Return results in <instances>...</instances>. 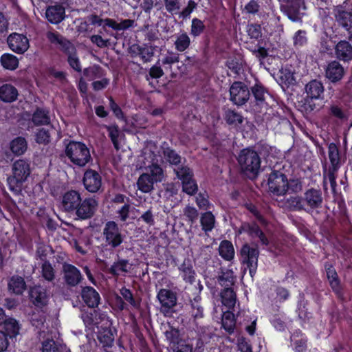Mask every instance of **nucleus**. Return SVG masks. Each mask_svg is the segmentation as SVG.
<instances>
[{"label":"nucleus","mask_w":352,"mask_h":352,"mask_svg":"<svg viewBox=\"0 0 352 352\" xmlns=\"http://www.w3.org/2000/svg\"><path fill=\"white\" fill-rule=\"evenodd\" d=\"M160 162L164 160L159 154L158 149L155 144H149L143 150L142 154L138 156L137 167L145 168L148 172L150 177L156 183L161 182L164 177V171Z\"/></svg>","instance_id":"f257e3e1"},{"label":"nucleus","mask_w":352,"mask_h":352,"mask_svg":"<svg viewBox=\"0 0 352 352\" xmlns=\"http://www.w3.org/2000/svg\"><path fill=\"white\" fill-rule=\"evenodd\" d=\"M66 156L78 166H85L91 160L89 148L80 142L71 141L65 148Z\"/></svg>","instance_id":"f03ea898"},{"label":"nucleus","mask_w":352,"mask_h":352,"mask_svg":"<svg viewBox=\"0 0 352 352\" xmlns=\"http://www.w3.org/2000/svg\"><path fill=\"white\" fill-rule=\"evenodd\" d=\"M239 164L243 172L250 178H254L258 173L261 160L256 152L250 149H243L238 157Z\"/></svg>","instance_id":"7ed1b4c3"},{"label":"nucleus","mask_w":352,"mask_h":352,"mask_svg":"<svg viewBox=\"0 0 352 352\" xmlns=\"http://www.w3.org/2000/svg\"><path fill=\"white\" fill-rule=\"evenodd\" d=\"M12 170V177L8 179L10 187L12 184H21L25 182L31 173L30 163L22 159L14 162Z\"/></svg>","instance_id":"20e7f679"},{"label":"nucleus","mask_w":352,"mask_h":352,"mask_svg":"<svg viewBox=\"0 0 352 352\" xmlns=\"http://www.w3.org/2000/svg\"><path fill=\"white\" fill-rule=\"evenodd\" d=\"M322 201V194L320 190L310 189L305 192L303 198L296 199V208L310 210L318 208Z\"/></svg>","instance_id":"39448f33"},{"label":"nucleus","mask_w":352,"mask_h":352,"mask_svg":"<svg viewBox=\"0 0 352 352\" xmlns=\"http://www.w3.org/2000/svg\"><path fill=\"white\" fill-rule=\"evenodd\" d=\"M269 189L275 195H284L289 190L287 177L278 172H272L268 179Z\"/></svg>","instance_id":"423d86ee"},{"label":"nucleus","mask_w":352,"mask_h":352,"mask_svg":"<svg viewBox=\"0 0 352 352\" xmlns=\"http://www.w3.org/2000/svg\"><path fill=\"white\" fill-rule=\"evenodd\" d=\"M175 171L177 177L182 181L183 191L189 195L195 194L198 190V186L192 179V173L190 169L182 167Z\"/></svg>","instance_id":"0eeeda50"},{"label":"nucleus","mask_w":352,"mask_h":352,"mask_svg":"<svg viewBox=\"0 0 352 352\" xmlns=\"http://www.w3.org/2000/svg\"><path fill=\"white\" fill-rule=\"evenodd\" d=\"M258 253L256 248H252L248 244L244 245L241 250L242 262L247 265L252 276L257 268Z\"/></svg>","instance_id":"6e6552de"},{"label":"nucleus","mask_w":352,"mask_h":352,"mask_svg":"<svg viewBox=\"0 0 352 352\" xmlns=\"http://www.w3.org/2000/svg\"><path fill=\"white\" fill-rule=\"evenodd\" d=\"M103 234L106 242L113 248L119 246L123 241L118 225L114 221H108L104 228Z\"/></svg>","instance_id":"1a4fd4ad"},{"label":"nucleus","mask_w":352,"mask_h":352,"mask_svg":"<svg viewBox=\"0 0 352 352\" xmlns=\"http://www.w3.org/2000/svg\"><path fill=\"white\" fill-rule=\"evenodd\" d=\"M230 100L236 105H242L248 100L250 91L241 82H234L230 89Z\"/></svg>","instance_id":"9d476101"},{"label":"nucleus","mask_w":352,"mask_h":352,"mask_svg":"<svg viewBox=\"0 0 352 352\" xmlns=\"http://www.w3.org/2000/svg\"><path fill=\"white\" fill-rule=\"evenodd\" d=\"M10 49L19 54L25 53L30 47L29 40L21 34L12 33L7 39Z\"/></svg>","instance_id":"9b49d317"},{"label":"nucleus","mask_w":352,"mask_h":352,"mask_svg":"<svg viewBox=\"0 0 352 352\" xmlns=\"http://www.w3.org/2000/svg\"><path fill=\"white\" fill-rule=\"evenodd\" d=\"M157 298L161 305V311L164 314L168 313L177 304L176 294L170 289H160Z\"/></svg>","instance_id":"f8f14e48"},{"label":"nucleus","mask_w":352,"mask_h":352,"mask_svg":"<svg viewBox=\"0 0 352 352\" xmlns=\"http://www.w3.org/2000/svg\"><path fill=\"white\" fill-rule=\"evenodd\" d=\"M82 182L87 190L96 192L102 186V178L97 171L89 169L84 173Z\"/></svg>","instance_id":"ddd939ff"},{"label":"nucleus","mask_w":352,"mask_h":352,"mask_svg":"<svg viewBox=\"0 0 352 352\" xmlns=\"http://www.w3.org/2000/svg\"><path fill=\"white\" fill-rule=\"evenodd\" d=\"M81 201L80 193L76 190L66 192L62 197L61 207L67 212L74 211Z\"/></svg>","instance_id":"4468645a"},{"label":"nucleus","mask_w":352,"mask_h":352,"mask_svg":"<svg viewBox=\"0 0 352 352\" xmlns=\"http://www.w3.org/2000/svg\"><path fill=\"white\" fill-rule=\"evenodd\" d=\"M97 207V201L94 199L87 198L80 201L79 206L75 208L76 215L82 219L91 217Z\"/></svg>","instance_id":"2eb2a0df"},{"label":"nucleus","mask_w":352,"mask_h":352,"mask_svg":"<svg viewBox=\"0 0 352 352\" xmlns=\"http://www.w3.org/2000/svg\"><path fill=\"white\" fill-rule=\"evenodd\" d=\"M63 272L65 280L69 285L75 286L81 280L80 272L72 265L64 264Z\"/></svg>","instance_id":"dca6fc26"},{"label":"nucleus","mask_w":352,"mask_h":352,"mask_svg":"<svg viewBox=\"0 0 352 352\" xmlns=\"http://www.w3.org/2000/svg\"><path fill=\"white\" fill-rule=\"evenodd\" d=\"M47 37L51 43L58 44L60 50L68 55L76 52L74 45L59 34L49 32L47 34Z\"/></svg>","instance_id":"f3484780"},{"label":"nucleus","mask_w":352,"mask_h":352,"mask_svg":"<svg viewBox=\"0 0 352 352\" xmlns=\"http://www.w3.org/2000/svg\"><path fill=\"white\" fill-rule=\"evenodd\" d=\"M344 74L343 67L336 60L329 63L325 70L326 77L333 82L341 80Z\"/></svg>","instance_id":"a211bd4d"},{"label":"nucleus","mask_w":352,"mask_h":352,"mask_svg":"<svg viewBox=\"0 0 352 352\" xmlns=\"http://www.w3.org/2000/svg\"><path fill=\"white\" fill-rule=\"evenodd\" d=\"M45 16L50 22H61L66 17L65 8L60 4L49 6L46 10Z\"/></svg>","instance_id":"6ab92c4d"},{"label":"nucleus","mask_w":352,"mask_h":352,"mask_svg":"<svg viewBox=\"0 0 352 352\" xmlns=\"http://www.w3.org/2000/svg\"><path fill=\"white\" fill-rule=\"evenodd\" d=\"M30 298L36 307H43L48 301L46 290L41 286H35L30 289Z\"/></svg>","instance_id":"aec40b11"},{"label":"nucleus","mask_w":352,"mask_h":352,"mask_svg":"<svg viewBox=\"0 0 352 352\" xmlns=\"http://www.w3.org/2000/svg\"><path fill=\"white\" fill-rule=\"evenodd\" d=\"M179 275L182 279L190 284L195 280L196 273L190 259H185L179 267Z\"/></svg>","instance_id":"412c9836"},{"label":"nucleus","mask_w":352,"mask_h":352,"mask_svg":"<svg viewBox=\"0 0 352 352\" xmlns=\"http://www.w3.org/2000/svg\"><path fill=\"white\" fill-rule=\"evenodd\" d=\"M336 57L343 61L352 59V45L346 41H340L335 47Z\"/></svg>","instance_id":"4be33fe9"},{"label":"nucleus","mask_w":352,"mask_h":352,"mask_svg":"<svg viewBox=\"0 0 352 352\" xmlns=\"http://www.w3.org/2000/svg\"><path fill=\"white\" fill-rule=\"evenodd\" d=\"M305 91L309 98L320 99L324 92V87L321 82L313 80L305 86Z\"/></svg>","instance_id":"5701e85b"},{"label":"nucleus","mask_w":352,"mask_h":352,"mask_svg":"<svg viewBox=\"0 0 352 352\" xmlns=\"http://www.w3.org/2000/svg\"><path fill=\"white\" fill-rule=\"evenodd\" d=\"M82 298L89 307H97L100 300L99 294L91 287H85L82 289Z\"/></svg>","instance_id":"b1692460"},{"label":"nucleus","mask_w":352,"mask_h":352,"mask_svg":"<svg viewBox=\"0 0 352 352\" xmlns=\"http://www.w3.org/2000/svg\"><path fill=\"white\" fill-rule=\"evenodd\" d=\"M283 1L285 3V6L290 9L288 14L289 19L294 21L300 20V14H296L294 12L296 9H305V0H283Z\"/></svg>","instance_id":"393cba45"},{"label":"nucleus","mask_w":352,"mask_h":352,"mask_svg":"<svg viewBox=\"0 0 352 352\" xmlns=\"http://www.w3.org/2000/svg\"><path fill=\"white\" fill-rule=\"evenodd\" d=\"M18 97L17 89L12 85L5 84L0 87V100L5 102L15 101Z\"/></svg>","instance_id":"a878e982"},{"label":"nucleus","mask_w":352,"mask_h":352,"mask_svg":"<svg viewBox=\"0 0 352 352\" xmlns=\"http://www.w3.org/2000/svg\"><path fill=\"white\" fill-rule=\"evenodd\" d=\"M131 268L132 265L127 260L120 259L113 263L109 272L114 276H120L130 272Z\"/></svg>","instance_id":"bb28decb"},{"label":"nucleus","mask_w":352,"mask_h":352,"mask_svg":"<svg viewBox=\"0 0 352 352\" xmlns=\"http://www.w3.org/2000/svg\"><path fill=\"white\" fill-rule=\"evenodd\" d=\"M156 183L150 177L148 172H145L140 175L138 181V188L144 193L150 192L153 189V185Z\"/></svg>","instance_id":"cd10ccee"},{"label":"nucleus","mask_w":352,"mask_h":352,"mask_svg":"<svg viewBox=\"0 0 352 352\" xmlns=\"http://www.w3.org/2000/svg\"><path fill=\"white\" fill-rule=\"evenodd\" d=\"M81 318L86 327L92 328L97 326L102 319V315L96 310L85 311L81 314Z\"/></svg>","instance_id":"c85d7f7f"},{"label":"nucleus","mask_w":352,"mask_h":352,"mask_svg":"<svg viewBox=\"0 0 352 352\" xmlns=\"http://www.w3.org/2000/svg\"><path fill=\"white\" fill-rule=\"evenodd\" d=\"M109 136L116 150L120 148L121 142L124 138V134L119 130L118 127L116 125L106 126Z\"/></svg>","instance_id":"c756f323"},{"label":"nucleus","mask_w":352,"mask_h":352,"mask_svg":"<svg viewBox=\"0 0 352 352\" xmlns=\"http://www.w3.org/2000/svg\"><path fill=\"white\" fill-rule=\"evenodd\" d=\"M8 288L16 294H21L26 288V284L21 276H13L8 283Z\"/></svg>","instance_id":"7c9ffc66"},{"label":"nucleus","mask_w":352,"mask_h":352,"mask_svg":"<svg viewBox=\"0 0 352 352\" xmlns=\"http://www.w3.org/2000/svg\"><path fill=\"white\" fill-rule=\"evenodd\" d=\"M0 62L4 69L11 71L15 70L19 67V63L16 56L8 53L1 55Z\"/></svg>","instance_id":"2f4dec72"},{"label":"nucleus","mask_w":352,"mask_h":352,"mask_svg":"<svg viewBox=\"0 0 352 352\" xmlns=\"http://www.w3.org/2000/svg\"><path fill=\"white\" fill-rule=\"evenodd\" d=\"M219 252L225 260L231 261L234 256V250L232 243L226 240L221 241L219 247Z\"/></svg>","instance_id":"473e14b6"},{"label":"nucleus","mask_w":352,"mask_h":352,"mask_svg":"<svg viewBox=\"0 0 352 352\" xmlns=\"http://www.w3.org/2000/svg\"><path fill=\"white\" fill-rule=\"evenodd\" d=\"M10 150L16 155H23L27 150V142L25 138L18 137L10 142Z\"/></svg>","instance_id":"72a5a7b5"},{"label":"nucleus","mask_w":352,"mask_h":352,"mask_svg":"<svg viewBox=\"0 0 352 352\" xmlns=\"http://www.w3.org/2000/svg\"><path fill=\"white\" fill-rule=\"evenodd\" d=\"M200 223L205 232H210L214 228L215 217L211 212H204L201 216Z\"/></svg>","instance_id":"f704fd0d"},{"label":"nucleus","mask_w":352,"mask_h":352,"mask_svg":"<svg viewBox=\"0 0 352 352\" xmlns=\"http://www.w3.org/2000/svg\"><path fill=\"white\" fill-rule=\"evenodd\" d=\"M328 156L333 170H336L340 164V154L338 148L334 143L328 146Z\"/></svg>","instance_id":"c9c22d12"},{"label":"nucleus","mask_w":352,"mask_h":352,"mask_svg":"<svg viewBox=\"0 0 352 352\" xmlns=\"http://www.w3.org/2000/svg\"><path fill=\"white\" fill-rule=\"evenodd\" d=\"M222 303L228 308H232L236 303V295L230 287L224 288L221 294Z\"/></svg>","instance_id":"e433bc0d"},{"label":"nucleus","mask_w":352,"mask_h":352,"mask_svg":"<svg viewBox=\"0 0 352 352\" xmlns=\"http://www.w3.org/2000/svg\"><path fill=\"white\" fill-rule=\"evenodd\" d=\"M243 229L252 237H258L263 244L267 245L268 241L265 238L263 232L260 230L258 226L256 224L247 225L243 226Z\"/></svg>","instance_id":"4c0bfd02"},{"label":"nucleus","mask_w":352,"mask_h":352,"mask_svg":"<svg viewBox=\"0 0 352 352\" xmlns=\"http://www.w3.org/2000/svg\"><path fill=\"white\" fill-rule=\"evenodd\" d=\"M222 327L228 333L234 331L235 327V319L234 314L230 311H226L222 316Z\"/></svg>","instance_id":"58836bf2"},{"label":"nucleus","mask_w":352,"mask_h":352,"mask_svg":"<svg viewBox=\"0 0 352 352\" xmlns=\"http://www.w3.org/2000/svg\"><path fill=\"white\" fill-rule=\"evenodd\" d=\"M218 281L222 287H230L234 283L233 271L228 269L223 270L219 276Z\"/></svg>","instance_id":"ea45409f"},{"label":"nucleus","mask_w":352,"mask_h":352,"mask_svg":"<svg viewBox=\"0 0 352 352\" xmlns=\"http://www.w3.org/2000/svg\"><path fill=\"white\" fill-rule=\"evenodd\" d=\"M201 296L197 294L195 296L192 300L190 301L191 304V315L195 319L201 318L204 316V309L200 305Z\"/></svg>","instance_id":"a19ab883"},{"label":"nucleus","mask_w":352,"mask_h":352,"mask_svg":"<svg viewBox=\"0 0 352 352\" xmlns=\"http://www.w3.org/2000/svg\"><path fill=\"white\" fill-rule=\"evenodd\" d=\"M32 121L36 125L47 124L50 123L48 111L37 109L32 116Z\"/></svg>","instance_id":"79ce46f5"},{"label":"nucleus","mask_w":352,"mask_h":352,"mask_svg":"<svg viewBox=\"0 0 352 352\" xmlns=\"http://www.w3.org/2000/svg\"><path fill=\"white\" fill-rule=\"evenodd\" d=\"M326 271L327 278L329 279L331 287L336 292H338L340 289V282L338 279V276L336 270L332 266L327 267L326 265Z\"/></svg>","instance_id":"37998d69"},{"label":"nucleus","mask_w":352,"mask_h":352,"mask_svg":"<svg viewBox=\"0 0 352 352\" xmlns=\"http://www.w3.org/2000/svg\"><path fill=\"white\" fill-rule=\"evenodd\" d=\"M5 329L10 337H15L19 334V325L18 322L13 318H9L4 321Z\"/></svg>","instance_id":"c03bdc74"},{"label":"nucleus","mask_w":352,"mask_h":352,"mask_svg":"<svg viewBox=\"0 0 352 352\" xmlns=\"http://www.w3.org/2000/svg\"><path fill=\"white\" fill-rule=\"evenodd\" d=\"M334 15L338 21L352 22V10L346 11L342 7H336L334 9Z\"/></svg>","instance_id":"a18cd8bd"},{"label":"nucleus","mask_w":352,"mask_h":352,"mask_svg":"<svg viewBox=\"0 0 352 352\" xmlns=\"http://www.w3.org/2000/svg\"><path fill=\"white\" fill-rule=\"evenodd\" d=\"M98 338L100 342L103 344V346H111L114 341L113 334L109 329H104L99 332Z\"/></svg>","instance_id":"49530a36"},{"label":"nucleus","mask_w":352,"mask_h":352,"mask_svg":"<svg viewBox=\"0 0 352 352\" xmlns=\"http://www.w3.org/2000/svg\"><path fill=\"white\" fill-rule=\"evenodd\" d=\"M138 48V54L143 62L146 63L151 60L154 54V48L152 46L144 45Z\"/></svg>","instance_id":"de8ad7c7"},{"label":"nucleus","mask_w":352,"mask_h":352,"mask_svg":"<svg viewBox=\"0 0 352 352\" xmlns=\"http://www.w3.org/2000/svg\"><path fill=\"white\" fill-rule=\"evenodd\" d=\"M224 118L228 124L235 126L243 122V118L240 114L230 109L226 111Z\"/></svg>","instance_id":"09e8293b"},{"label":"nucleus","mask_w":352,"mask_h":352,"mask_svg":"<svg viewBox=\"0 0 352 352\" xmlns=\"http://www.w3.org/2000/svg\"><path fill=\"white\" fill-rule=\"evenodd\" d=\"M190 43V41L188 36L186 34H181L177 36L175 41V45L178 51L184 52L189 47Z\"/></svg>","instance_id":"8fccbe9b"},{"label":"nucleus","mask_w":352,"mask_h":352,"mask_svg":"<svg viewBox=\"0 0 352 352\" xmlns=\"http://www.w3.org/2000/svg\"><path fill=\"white\" fill-rule=\"evenodd\" d=\"M179 60L178 54L174 52H168L165 56L162 59V64L164 69H170V66L173 64L177 63Z\"/></svg>","instance_id":"3c124183"},{"label":"nucleus","mask_w":352,"mask_h":352,"mask_svg":"<svg viewBox=\"0 0 352 352\" xmlns=\"http://www.w3.org/2000/svg\"><path fill=\"white\" fill-rule=\"evenodd\" d=\"M42 276L47 281H52L55 277V272L49 262H44L42 265Z\"/></svg>","instance_id":"603ef678"},{"label":"nucleus","mask_w":352,"mask_h":352,"mask_svg":"<svg viewBox=\"0 0 352 352\" xmlns=\"http://www.w3.org/2000/svg\"><path fill=\"white\" fill-rule=\"evenodd\" d=\"M252 91L256 100L258 102H263L267 94L265 88L260 84H256L252 87Z\"/></svg>","instance_id":"864d4df0"},{"label":"nucleus","mask_w":352,"mask_h":352,"mask_svg":"<svg viewBox=\"0 0 352 352\" xmlns=\"http://www.w3.org/2000/svg\"><path fill=\"white\" fill-rule=\"evenodd\" d=\"M84 75L89 80H93L100 77L102 75V72L100 67L94 65L85 69L84 71Z\"/></svg>","instance_id":"5fc2aeb1"},{"label":"nucleus","mask_w":352,"mask_h":352,"mask_svg":"<svg viewBox=\"0 0 352 352\" xmlns=\"http://www.w3.org/2000/svg\"><path fill=\"white\" fill-rule=\"evenodd\" d=\"M164 158L167 162L171 164H178L180 162L181 157L173 150L166 148L164 151Z\"/></svg>","instance_id":"6e6d98bb"},{"label":"nucleus","mask_w":352,"mask_h":352,"mask_svg":"<svg viewBox=\"0 0 352 352\" xmlns=\"http://www.w3.org/2000/svg\"><path fill=\"white\" fill-rule=\"evenodd\" d=\"M120 294L124 298L126 301H127L134 308H138L140 306V302L136 301L134 298L132 292L130 289L122 287L120 289Z\"/></svg>","instance_id":"4d7b16f0"},{"label":"nucleus","mask_w":352,"mask_h":352,"mask_svg":"<svg viewBox=\"0 0 352 352\" xmlns=\"http://www.w3.org/2000/svg\"><path fill=\"white\" fill-rule=\"evenodd\" d=\"M246 28L251 38H258L261 36V28L258 23H248Z\"/></svg>","instance_id":"13d9d810"},{"label":"nucleus","mask_w":352,"mask_h":352,"mask_svg":"<svg viewBox=\"0 0 352 352\" xmlns=\"http://www.w3.org/2000/svg\"><path fill=\"white\" fill-rule=\"evenodd\" d=\"M184 214L190 223H194L198 217V212L197 209L190 206H187L184 209Z\"/></svg>","instance_id":"bf43d9fd"},{"label":"nucleus","mask_w":352,"mask_h":352,"mask_svg":"<svg viewBox=\"0 0 352 352\" xmlns=\"http://www.w3.org/2000/svg\"><path fill=\"white\" fill-rule=\"evenodd\" d=\"M307 39L306 33L304 31L298 30L294 35V43L296 47H302L307 43Z\"/></svg>","instance_id":"052dcab7"},{"label":"nucleus","mask_w":352,"mask_h":352,"mask_svg":"<svg viewBox=\"0 0 352 352\" xmlns=\"http://www.w3.org/2000/svg\"><path fill=\"white\" fill-rule=\"evenodd\" d=\"M42 352H59V350L53 340H47L43 342Z\"/></svg>","instance_id":"680f3d73"},{"label":"nucleus","mask_w":352,"mask_h":352,"mask_svg":"<svg viewBox=\"0 0 352 352\" xmlns=\"http://www.w3.org/2000/svg\"><path fill=\"white\" fill-rule=\"evenodd\" d=\"M68 63L74 70L78 72H81V65L79 58L76 55V52L68 55Z\"/></svg>","instance_id":"e2e57ef3"},{"label":"nucleus","mask_w":352,"mask_h":352,"mask_svg":"<svg viewBox=\"0 0 352 352\" xmlns=\"http://www.w3.org/2000/svg\"><path fill=\"white\" fill-rule=\"evenodd\" d=\"M50 134L47 131L42 129L36 134V141L39 144H47L50 142Z\"/></svg>","instance_id":"0e129e2a"},{"label":"nucleus","mask_w":352,"mask_h":352,"mask_svg":"<svg viewBox=\"0 0 352 352\" xmlns=\"http://www.w3.org/2000/svg\"><path fill=\"white\" fill-rule=\"evenodd\" d=\"M259 5L255 0H251L244 8V12L248 14H255L259 10Z\"/></svg>","instance_id":"69168bd1"},{"label":"nucleus","mask_w":352,"mask_h":352,"mask_svg":"<svg viewBox=\"0 0 352 352\" xmlns=\"http://www.w3.org/2000/svg\"><path fill=\"white\" fill-rule=\"evenodd\" d=\"M196 203L200 208L208 209L210 208V203L208 198L203 194H199L196 197Z\"/></svg>","instance_id":"338daca9"},{"label":"nucleus","mask_w":352,"mask_h":352,"mask_svg":"<svg viewBox=\"0 0 352 352\" xmlns=\"http://www.w3.org/2000/svg\"><path fill=\"white\" fill-rule=\"evenodd\" d=\"M166 10L170 12H175L179 9L178 0H164Z\"/></svg>","instance_id":"774afa93"}]
</instances>
